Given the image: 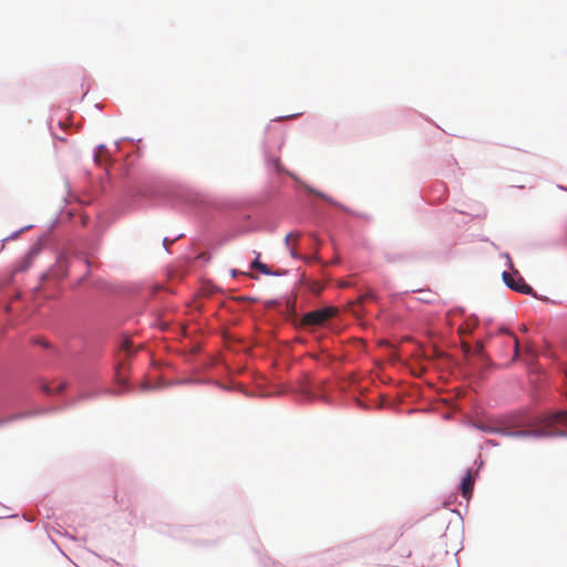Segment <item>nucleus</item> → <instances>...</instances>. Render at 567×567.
<instances>
[{
    "label": "nucleus",
    "instance_id": "nucleus-1",
    "mask_svg": "<svg viewBox=\"0 0 567 567\" xmlns=\"http://www.w3.org/2000/svg\"><path fill=\"white\" fill-rule=\"evenodd\" d=\"M567 429V412L558 411L544 417L535 427L522 431H508L503 427L483 426L482 430L486 433H501L506 436H556L565 435Z\"/></svg>",
    "mask_w": 567,
    "mask_h": 567
},
{
    "label": "nucleus",
    "instance_id": "nucleus-2",
    "mask_svg": "<svg viewBox=\"0 0 567 567\" xmlns=\"http://www.w3.org/2000/svg\"><path fill=\"white\" fill-rule=\"evenodd\" d=\"M337 313L333 307H327L306 313L301 320L302 326L319 327Z\"/></svg>",
    "mask_w": 567,
    "mask_h": 567
},
{
    "label": "nucleus",
    "instance_id": "nucleus-3",
    "mask_svg": "<svg viewBox=\"0 0 567 567\" xmlns=\"http://www.w3.org/2000/svg\"><path fill=\"white\" fill-rule=\"evenodd\" d=\"M503 279H504V282L506 284V286L515 291H518V292L525 293V295L533 293V288L528 284H526L525 280L520 276L515 277L512 274L504 271Z\"/></svg>",
    "mask_w": 567,
    "mask_h": 567
},
{
    "label": "nucleus",
    "instance_id": "nucleus-4",
    "mask_svg": "<svg viewBox=\"0 0 567 567\" xmlns=\"http://www.w3.org/2000/svg\"><path fill=\"white\" fill-rule=\"evenodd\" d=\"M38 255H39V248H37V247L31 248L30 251L19 262L16 264L10 277L4 282V285H9L12 281L16 274L28 270L31 267L34 258Z\"/></svg>",
    "mask_w": 567,
    "mask_h": 567
},
{
    "label": "nucleus",
    "instance_id": "nucleus-5",
    "mask_svg": "<svg viewBox=\"0 0 567 567\" xmlns=\"http://www.w3.org/2000/svg\"><path fill=\"white\" fill-rule=\"evenodd\" d=\"M499 334H504L505 338H506L507 344L513 348L514 355H513V358L511 359L509 362H514L518 358V355H519V341H518V338L515 334H513L512 332H509V331H507L505 329H501L499 330Z\"/></svg>",
    "mask_w": 567,
    "mask_h": 567
},
{
    "label": "nucleus",
    "instance_id": "nucleus-6",
    "mask_svg": "<svg viewBox=\"0 0 567 567\" xmlns=\"http://www.w3.org/2000/svg\"><path fill=\"white\" fill-rule=\"evenodd\" d=\"M474 476L471 472H467L466 475L462 478L461 482V493L462 496L466 499L471 498L474 487Z\"/></svg>",
    "mask_w": 567,
    "mask_h": 567
},
{
    "label": "nucleus",
    "instance_id": "nucleus-7",
    "mask_svg": "<svg viewBox=\"0 0 567 567\" xmlns=\"http://www.w3.org/2000/svg\"><path fill=\"white\" fill-rule=\"evenodd\" d=\"M298 238H299L298 233H290L286 236V239H285V244H286L287 248L290 250V255L293 258H299V255L297 254V248H296Z\"/></svg>",
    "mask_w": 567,
    "mask_h": 567
},
{
    "label": "nucleus",
    "instance_id": "nucleus-8",
    "mask_svg": "<svg viewBox=\"0 0 567 567\" xmlns=\"http://www.w3.org/2000/svg\"><path fill=\"white\" fill-rule=\"evenodd\" d=\"M251 268L258 269L260 272H262L265 275H270L271 274L269 267L266 264L260 262L258 258H256L251 262Z\"/></svg>",
    "mask_w": 567,
    "mask_h": 567
},
{
    "label": "nucleus",
    "instance_id": "nucleus-9",
    "mask_svg": "<svg viewBox=\"0 0 567 567\" xmlns=\"http://www.w3.org/2000/svg\"><path fill=\"white\" fill-rule=\"evenodd\" d=\"M131 348H132V341L128 338L123 339L120 344L121 351L131 353Z\"/></svg>",
    "mask_w": 567,
    "mask_h": 567
},
{
    "label": "nucleus",
    "instance_id": "nucleus-10",
    "mask_svg": "<svg viewBox=\"0 0 567 567\" xmlns=\"http://www.w3.org/2000/svg\"><path fill=\"white\" fill-rule=\"evenodd\" d=\"M475 351H476L478 354H482V353H483V344H482L481 342H477V343H476Z\"/></svg>",
    "mask_w": 567,
    "mask_h": 567
},
{
    "label": "nucleus",
    "instance_id": "nucleus-11",
    "mask_svg": "<svg viewBox=\"0 0 567 567\" xmlns=\"http://www.w3.org/2000/svg\"><path fill=\"white\" fill-rule=\"evenodd\" d=\"M64 388H65V384H64V383H60V384L58 385V388L55 389V391H56V392H61V391H63V389H64Z\"/></svg>",
    "mask_w": 567,
    "mask_h": 567
},
{
    "label": "nucleus",
    "instance_id": "nucleus-12",
    "mask_svg": "<svg viewBox=\"0 0 567 567\" xmlns=\"http://www.w3.org/2000/svg\"><path fill=\"white\" fill-rule=\"evenodd\" d=\"M43 390H44L47 393H51V392H53V390H52L49 385H44V386H43Z\"/></svg>",
    "mask_w": 567,
    "mask_h": 567
},
{
    "label": "nucleus",
    "instance_id": "nucleus-13",
    "mask_svg": "<svg viewBox=\"0 0 567 567\" xmlns=\"http://www.w3.org/2000/svg\"><path fill=\"white\" fill-rule=\"evenodd\" d=\"M370 297L372 298V295H370V293H369V295H365V296H362V297H361V300H364V299L370 298Z\"/></svg>",
    "mask_w": 567,
    "mask_h": 567
},
{
    "label": "nucleus",
    "instance_id": "nucleus-14",
    "mask_svg": "<svg viewBox=\"0 0 567 567\" xmlns=\"http://www.w3.org/2000/svg\"><path fill=\"white\" fill-rule=\"evenodd\" d=\"M316 195H318V196H320L321 198H324V199H327V200H328V198H327L323 194H320V193H317V192H316Z\"/></svg>",
    "mask_w": 567,
    "mask_h": 567
},
{
    "label": "nucleus",
    "instance_id": "nucleus-15",
    "mask_svg": "<svg viewBox=\"0 0 567 567\" xmlns=\"http://www.w3.org/2000/svg\"><path fill=\"white\" fill-rule=\"evenodd\" d=\"M95 162L99 163L100 162V154H95Z\"/></svg>",
    "mask_w": 567,
    "mask_h": 567
},
{
    "label": "nucleus",
    "instance_id": "nucleus-16",
    "mask_svg": "<svg viewBox=\"0 0 567 567\" xmlns=\"http://www.w3.org/2000/svg\"><path fill=\"white\" fill-rule=\"evenodd\" d=\"M6 311H7V312H10V311H11V306H10V305H8V306L6 307Z\"/></svg>",
    "mask_w": 567,
    "mask_h": 567
}]
</instances>
